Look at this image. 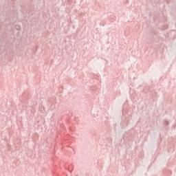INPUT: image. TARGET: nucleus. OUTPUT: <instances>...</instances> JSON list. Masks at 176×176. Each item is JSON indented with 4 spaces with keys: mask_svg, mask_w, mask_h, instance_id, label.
<instances>
[{
    "mask_svg": "<svg viewBox=\"0 0 176 176\" xmlns=\"http://www.w3.org/2000/svg\"><path fill=\"white\" fill-rule=\"evenodd\" d=\"M67 170H68V171H69V173H72L73 170H74V166L72 165H70L69 166V168H66Z\"/></svg>",
    "mask_w": 176,
    "mask_h": 176,
    "instance_id": "2",
    "label": "nucleus"
},
{
    "mask_svg": "<svg viewBox=\"0 0 176 176\" xmlns=\"http://www.w3.org/2000/svg\"><path fill=\"white\" fill-rule=\"evenodd\" d=\"M163 124L164 125V128L166 129L168 126V124H170V122L168 120H164Z\"/></svg>",
    "mask_w": 176,
    "mask_h": 176,
    "instance_id": "1",
    "label": "nucleus"
},
{
    "mask_svg": "<svg viewBox=\"0 0 176 176\" xmlns=\"http://www.w3.org/2000/svg\"><path fill=\"white\" fill-rule=\"evenodd\" d=\"M168 175H171V171L168 170Z\"/></svg>",
    "mask_w": 176,
    "mask_h": 176,
    "instance_id": "3",
    "label": "nucleus"
}]
</instances>
